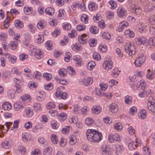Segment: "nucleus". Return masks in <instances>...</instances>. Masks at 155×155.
<instances>
[{
	"mask_svg": "<svg viewBox=\"0 0 155 155\" xmlns=\"http://www.w3.org/2000/svg\"><path fill=\"white\" fill-rule=\"evenodd\" d=\"M86 134L88 140L91 142H98L102 140L103 137L101 133L94 130H88Z\"/></svg>",
	"mask_w": 155,
	"mask_h": 155,
	"instance_id": "nucleus-1",
	"label": "nucleus"
},
{
	"mask_svg": "<svg viewBox=\"0 0 155 155\" xmlns=\"http://www.w3.org/2000/svg\"><path fill=\"white\" fill-rule=\"evenodd\" d=\"M103 66L104 68L107 71L110 70L112 68L113 63L110 56H107L105 59L103 63Z\"/></svg>",
	"mask_w": 155,
	"mask_h": 155,
	"instance_id": "nucleus-2",
	"label": "nucleus"
},
{
	"mask_svg": "<svg viewBox=\"0 0 155 155\" xmlns=\"http://www.w3.org/2000/svg\"><path fill=\"white\" fill-rule=\"evenodd\" d=\"M124 50L126 53H128L129 56L134 55L135 53V48L133 45L129 42L127 43L124 46Z\"/></svg>",
	"mask_w": 155,
	"mask_h": 155,
	"instance_id": "nucleus-3",
	"label": "nucleus"
},
{
	"mask_svg": "<svg viewBox=\"0 0 155 155\" xmlns=\"http://www.w3.org/2000/svg\"><path fill=\"white\" fill-rule=\"evenodd\" d=\"M145 60V56L143 54H139L134 62L135 66L136 67L141 66L144 63Z\"/></svg>",
	"mask_w": 155,
	"mask_h": 155,
	"instance_id": "nucleus-4",
	"label": "nucleus"
},
{
	"mask_svg": "<svg viewBox=\"0 0 155 155\" xmlns=\"http://www.w3.org/2000/svg\"><path fill=\"white\" fill-rule=\"evenodd\" d=\"M15 84V87H16L15 90L18 93H20L22 91V89L20 87L23 83V81L17 78H15L13 80Z\"/></svg>",
	"mask_w": 155,
	"mask_h": 155,
	"instance_id": "nucleus-5",
	"label": "nucleus"
},
{
	"mask_svg": "<svg viewBox=\"0 0 155 155\" xmlns=\"http://www.w3.org/2000/svg\"><path fill=\"white\" fill-rule=\"evenodd\" d=\"M101 150L102 155H111L113 151L111 148L107 145H103L101 146Z\"/></svg>",
	"mask_w": 155,
	"mask_h": 155,
	"instance_id": "nucleus-6",
	"label": "nucleus"
},
{
	"mask_svg": "<svg viewBox=\"0 0 155 155\" xmlns=\"http://www.w3.org/2000/svg\"><path fill=\"white\" fill-rule=\"evenodd\" d=\"M147 108L153 113H155V100L152 97H150L147 103Z\"/></svg>",
	"mask_w": 155,
	"mask_h": 155,
	"instance_id": "nucleus-7",
	"label": "nucleus"
},
{
	"mask_svg": "<svg viewBox=\"0 0 155 155\" xmlns=\"http://www.w3.org/2000/svg\"><path fill=\"white\" fill-rule=\"evenodd\" d=\"M117 13L119 18H124L127 15L126 10L122 7H119L117 9Z\"/></svg>",
	"mask_w": 155,
	"mask_h": 155,
	"instance_id": "nucleus-8",
	"label": "nucleus"
},
{
	"mask_svg": "<svg viewBox=\"0 0 155 155\" xmlns=\"http://www.w3.org/2000/svg\"><path fill=\"white\" fill-rule=\"evenodd\" d=\"M108 138L109 141L111 143L114 142V141H118L120 140L119 134L117 133L110 134Z\"/></svg>",
	"mask_w": 155,
	"mask_h": 155,
	"instance_id": "nucleus-9",
	"label": "nucleus"
},
{
	"mask_svg": "<svg viewBox=\"0 0 155 155\" xmlns=\"http://www.w3.org/2000/svg\"><path fill=\"white\" fill-rule=\"evenodd\" d=\"M55 96L59 99H66L67 98V94L65 92H63L60 89H57L55 93Z\"/></svg>",
	"mask_w": 155,
	"mask_h": 155,
	"instance_id": "nucleus-10",
	"label": "nucleus"
},
{
	"mask_svg": "<svg viewBox=\"0 0 155 155\" xmlns=\"http://www.w3.org/2000/svg\"><path fill=\"white\" fill-rule=\"evenodd\" d=\"M124 150L123 146L121 145H115L114 150L115 154L117 155L120 154Z\"/></svg>",
	"mask_w": 155,
	"mask_h": 155,
	"instance_id": "nucleus-11",
	"label": "nucleus"
},
{
	"mask_svg": "<svg viewBox=\"0 0 155 155\" xmlns=\"http://www.w3.org/2000/svg\"><path fill=\"white\" fill-rule=\"evenodd\" d=\"M87 36L86 34H84L81 36H79L78 38L79 42L81 44L85 45L87 43Z\"/></svg>",
	"mask_w": 155,
	"mask_h": 155,
	"instance_id": "nucleus-12",
	"label": "nucleus"
},
{
	"mask_svg": "<svg viewBox=\"0 0 155 155\" xmlns=\"http://www.w3.org/2000/svg\"><path fill=\"white\" fill-rule=\"evenodd\" d=\"M135 41L137 44L138 45H146L147 42V39L144 37H140L137 38Z\"/></svg>",
	"mask_w": 155,
	"mask_h": 155,
	"instance_id": "nucleus-13",
	"label": "nucleus"
},
{
	"mask_svg": "<svg viewBox=\"0 0 155 155\" xmlns=\"http://www.w3.org/2000/svg\"><path fill=\"white\" fill-rule=\"evenodd\" d=\"M73 60L75 61V64L77 67L81 66L82 62L81 57L78 55L74 56L73 57Z\"/></svg>",
	"mask_w": 155,
	"mask_h": 155,
	"instance_id": "nucleus-14",
	"label": "nucleus"
},
{
	"mask_svg": "<svg viewBox=\"0 0 155 155\" xmlns=\"http://www.w3.org/2000/svg\"><path fill=\"white\" fill-rule=\"evenodd\" d=\"M84 84L86 86H89L93 82V79L91 77H84L82 80Z\"/></svg>",
	"mask_w": 155,
	"mask_h": 155,
	"instance_id": "nucleus-15",
	"label": "nucleus"
},
{
	"mask_svg": "<svg viewBox=\"0 0 155 155\" xmlns=\"http://www.w3.org/2000/svg\"><path fill=\"white\" fill-rule=\"evenodd\" d=\"M92 113L97 115L99 114L101 111V107L98 105H94L91 109Z\"/></svg>",
	"mask_w": 155,
	"mask_h": 155,
	"instance_id": "nucleus-16",
	"label": "nucleus"
},
{
	"mask_svg": "<svg viewBox=\"0 0 155 155\" xmlns=\"http://www.w3.org/2000/svg\"><path fill=\"white\" fill-rule=\"evenodd\" d=\"M31 138V135L29 133L25 132L22 134V138L24 142H26L29 141Z\"/></svg>",
	"mask_w": 155,
	"mask_h": 155,
	"instance_id": "nucleus-17",
	"label": "nucleus"
},
{
	"mask_svg": "<svg viewBox=\"0 0 155 155\" xmlns=\"http://www.w3.org/2000/svg\"><path fill=\"white\" fill-rule=\"evenodd\" d=\"M110 111L112 113H115L117 112L118 107L117 105L114 103L111 104L109 106Z\"/></svg>",
	"mask_w": 155,
	"mask_h": 155,
	"instance_id": "nucleus-18",
	"label": "nucleus"
},
{
	"mask_svg": "<svg viewBox=\"0 0 155 155\" xmlns=\"http://www.w3.org/2000/svg\"><path fill=\"white\" fill-rule=\"evenodd\" d=\"M147 86L146 81H144L141 80L137 83V87H141V89L144 90L145 89V87Z\"/></svg>",
	"mask_w": 155,
	"mask_h": 155,
	"instance_id": "nucleus-19",
	"label": "nucleus"
},
{
	"mask_svg": "<svg viewBox=\"0 0 155 155\" xmlns=\"http://www.w3.org/2000/svg\"><path fill=\"white\" fill-rule=\"evenodd\" d=\"M46 25V22L43 20H39L37 24V27L39 29H42L45 27Z\"/></svg>",
	"mask_w": 155,
	"mask_h": 155,
	"instance_id": "nucleus-20",
	"label": "nucleus"
},
{
	"mask_svg": "<svg viewBox=\"0 0 155 155\" xmlns=\"http://www.w3.org/2000/svg\"><path fill=\"white\" fill-rule=\"evenodd\" d=\"M147 113L145 109H142L138 113L139 117L142 119H144L146 117Z\"/></svg>",
	"mask_w": 155,
	"mask_h": 155,
	"instance_id": "nucleus-21",
	"label": "nucleus"
},
{
	"mask_svg": "<svg viewBox=\"0 0 155 155\" xmlns=\"http://www.w3.org/2000/svg\"><path fill=\"white\" fill-rule=\"evenodd\" d=\"M45 12L48 15H53L54 14L55 11L54 8L49 7L45 9Z\"/></svg>",
	"mask_w": 155,
	"mask_h": 155,
	"instance_id": "nucleus-22",
	"label": "nucleus"
},
{
	"mask_svg": "<svg viewBox=\"0 0 155 155\" xmlns=\"http://www.w3.org/2000/svg\"><path fill=\"white\" fill-rule=\"evenodd\" d=\"M98 7L97 5L94 2H90V4L88 5L89 9L91 11H94L96 10Z\"/></svg>",
	"mask_w": 155,
	"mask_h": 155,
	"instance_id": "nucleus-23",
	"label": "nucleus"
},
{
	"mask_svg": "<svg viewBox=\"0 0 155 155\" xmlns=\"http://www.w3.org/2000/svg\"><path fill=\"white\" fill-rule=\"evenodd\" d=\"M25 112L26 116L29 117H31L33 114V110L29 107H27L26 108Z\"/></svg>",
	"mask_w": 155,
	"mask_h": 155,
	"instance_id": "nucleus-24",
	"label": "nucleus"
},
{
	"mask_svg": "<svg viewBox=\"0 0 155 155\" xmlns=\"http://www.w3.org/2000/svg\"><path fill=\"white\" fill-rule=\"evenodd\" d=\"M12 105L11 104L8 102H6L2 105V108L5 110H9L12 108Z\"/></svg>",
	"mask_w": 155,
	"mask_h": 155,
	"instance_id": "nucleus-25",
	"label": "nucleus"
},
{
	"mask_svg": "<svg viewBox=\"0 0 155 155\" xmlns=\"http://www.w3.org/2000/svg\"><path fill=\"white\" fill-rule=\"evenodd\" d=\"M125 34L127 37H134V33L133 31L130 29L126 30L124 32Z\"/></svg>",
	"mask_w": 155,
	"mask_h": 155,
	"instance_id": "nucleus-26",
	"label": "nucleus"
},
{
	"mask_svg": "<svg viewBox=\"0 0 155 155\" xmlns=\"http://www.w3.org/2000/svg\"><path fill=\"white\" fill-rule=\"evenodd\" d=\"M34 53L36 58L38 59H39L42 57V53L41 52L40 50L37 49L35 50Z\"/></svg>",
	"mask_w": 155,
	"mask_h": 155,
	"instance_id": "nucleus-27",
	"label": "nucleus"
},
{
	"mask_svg": "<svg viewBox=\"0 0 155 155\" xmlns=\"http://www.w3.org/2000/svg\"><path fill=\"white\" fill-rule=\"evenodd\" d=\"M14 25L15 27L19 29L22 28L24 26L23 23L18 20L15 21Z\"/></svg>",
	"mask_w": 155,
	"mask_h": 155,
	"instance_id": "nucleus-28",
	"label": "nucleus"
},
{
	"mask_svg": "<svg viewBox=\"0 0 155 155\" xmlns=\"http://www.w3.org/2000/svg\"><path fill=\"white\" fill-rule=\"evenodd\" d=\"M12 124V123L10 122H6L5 123V124L4 125L0 126V129L3 130V132H4V130H5V127H6V132L8 131L9 129V126L10 125H11Z\"/></svg>",
	"mask_w": 155,
	"mask_h": 155,
	"instance_id": "nucleus-29",
	"label": "nucleus"
},
{
	"mask_svg": "<svg viewBox=\"0 0 155 155\" xmlns=\"http://www.w3.org/2000/svg\"><path fill=\"white\" fill-rule=\"evenodd\" d=\"M137 144L134 141H132L129 143L128 147L129 149L130 150H133L137 147Z\"/></svg>",
	"mask_w": 155,
	"mask_h": 155,
	"instance_id": "nucleus-30",
	"label": "nucleus"
},
{
	"mask_svg": "<svg viewBox=\"0 0 155 155\" xmlns=\"http://www.w3.org/2000/svg\"><path fill=\"white\" fill-rule=\"evenodd\" d=\"M145 26L143 23H140L138 24V28L137 29V31L140 33H142L144 31Z\"/></svg>",
	"mask_w": 155,
	"mask_h": 155,
	"instance_id": "nucleus-31",
	"label": "nucleus"
},
{
	"mask_svg": "<svg viewBox=\"0 0 155 155\" xmlns=\"http://www.w3.org/2000/svg\"><path fill=\"white\" fill-rule=\"evenodd\" d=\"M148 7L147 11L149 12H151L155 11V6L152 4L151 2H149L147 5Z\"/></svg>",
	"mask_w": 155,
	"mask_h": 155,
	"instance_id": "nucleus-32",
	"label": "nucleus"
},
{
	"mask_svg": "<svg viewBox=\"0 0 155 155\" xmlns=\"http://www.w3.org/2000/svg\"><path fill=\"white\" fill-rule=\"evenodd\" d=\"M124 101L125 103L127 104H130L132 103V97H131L127 95L125 97Z\"/></svg>",
	"mask_w": 155,
	"mask_h": 155,
	"instance_id": "nucleus-33",
	"label": "nucleus"
},
{
	"mask_svg": "<svg viewBox=\"0 0 155 155\" xmlns=\"http://www.w3.org/2000/svg\"><path fill=\"white\" fill-rule=\"evenodd\" d=\"M96 65L95 63L93 61H91L88 62V63L87 67V68L90 71H91L93 70V68Z\"/></svg>",
	"mask_w": 155,
	"mask_h": 155,
	"instance_id": "nucleus-34",
	"label": "nucleus"
},
{
	"mask_svg": "<svg viewBox=\"0 0 155 155\" xmlns=\"http://www.w3.org/2000/svg\"><path fill=\"white\" fill-rule=\"evenodd\" d=\"M2 147L5 149H8L11 146L9 142L7 140H5L2 143Z\"/></svg>",
	"mask_w": 155,
	"mask_h": 155,
	"instance_id": "nucleus-35",
	"label": "nucleus"
},
{
	"mask_svg": "<svg viewBox=\"0 0 155 155\" xmlns=\"http://www.w3.org/2000/svg\"><path fill=\"white\" fill-rule=\"evenodd\" d=\"M14 90L13 89H9L8 91V97L11 99L15 97Z\"/></svg>",
	"mask_w": 155,
	"mask_h": 155,
	"instance_id": "nucleus-36",
	"label": "nucleus"
},
{
	"mask_svg": "<svg viewBox=\"0 0 155 155\" xmlns=\"http://www.w3.org/2000/svg\"><path fill=\"white\" fill-rule=\"evenodd\" d=\"M148 44L151 48L155 46V37H153L149 39Z\"/></svg>",
	"mask_w": 155,
	"mask_h": 155,
	"instance_id": "nucleus-37",
	"label": "nucleus"
},
{
	"mask_svg": "<svg viewBox=\"0 0 155 155\" xmlns=\"http://www.w3.org/2000/svg\"><path fill=\"white\" fill-rule=\"evenodd\" d=\"M89 30L92 33L95 34H97L98 31V28L94 26H92L89 28Z\"/></svg>",
	"mask_w": 155,
	"mask_h": 155,
	"instance_id": "nucleus-38",
	"label": "nucleus"
},
{
	"mask_svg": "<svg viewBox=\"0 0 155 155\" xmlns=\"http://www.w3.org/2000/svg\"><path fill=\"white\" fill-rule=\"evenodd\" d=\"M76 141V137L74 135H71L70 136V144L71 145H74Z\"/></svg>",
	"mask_w": 155,
	"mask_h": 155,
	"instance_id": "nucleus-39",
	"label": "nucleus"
},
{
	"mask_svg": "<svg viewBox=\"0 0 155 155\" xmlns=\"http://www.w3.org/2000/svg\"><path fill=\"white\" fill-rule=\"evenodd\" d=\"M88 16L85 14H83L81 17V21L85 24L88 23Z\"/></svg>",
	"mask_w": 155,
	"mask_h": 155,
	"instance_id": "nucleus-40",
	"label": "nucleus"
},
{
	"mask_svg": "<svg viewBox=\"0 0 155 155\" xmlns=\"http://www.w3.org/2000/svg\"><path fill=\"white\" fill-rule=\"evenodd\" d=\"M51 139L53 143L54 144H56L57 143L58 140L56 135L54 134H52L51 137Z\"/></svg>",
	"mask_w": 155,
	"mask_h": 155,
	"instance_id": "nucleus-41",
	"label": "nucleus"
},
{
	"mask_svg": "<svg viewBox=\"0 0 155 155\" xmlns=\"http://www.w3.org/2000/svg\"><path fill=\"white\" fill-rule=\"evenodd\" d=\"M52 152V148L50 147H48L45 149L43 154L44 155H50Z\"/></svg>",
	"mask_w": 155,
	"mask_h": 155,
	"instance_id": "nucleus-42",
	"label": "nucleus"
},
{
	"mask_svg": "<svg viewBox=\"0 0 155 155\" xmlns=\"http://www.w3.org/2000/svg\"><path fill=\"white\" fill-rule=\"evenodd\" d=\"M58 118L60 121H63L66 118L67 115L65 113H61L58 115Z\"/></svg>",
	"mask_w": 155,
	"mask_h": 155,
	"instance_id": "nucleus-43",
	"label": "nucleus"
},
{
	"mask_svg": "<svg viewBox=\"0 0 155 155\" xmlns=\"http://www.w3.org/2000/svg\"><path fill=\"white\" fill-rule=\"evenodd\" d=\"M33 108L36 111L39 110L41 108V104L37 103H35L33 104Z\"/></svg>",
	"mask_w": 155,
	"mask_h": 155,
	"instance_id": "nucleus-44",
	"label": "nucleus"
},
{
	"mask_svg": "<svg viewBox=\"0 0 155 155\" xmlns=\"http://www.w3.org/2000/svg\"><path fill=\"white\" fill-rule=\"evenodd\" d=\"M120 71L118 68H114L112 71V73L111 74L112 76L117 77L119 74Z\"/></svg>",
	"mask_w": 155,
	"mask_h": 155,
	"instance_id": "nucleus-45",
	"label": "nucleus"
},
{
	"mask_svg": "<svg viewBox=\"0 0 155 155\" xmlns=\"http://www.w3.org/2000/svg\"><path fill=\"white\" fill-rule=\"evenodd\" d=\"M55 104L51 102H48L47 104V108L49 110H50L52 108H54L55 107Z\"/></svg>",
	"mask_w": 155,
	"mask_h": 155,
	"instance_id": "nucleus-46",
	"label": "nucleus"
},
{
	"mask_svg": "<svg viewBox=\"0 0 155 155\" xmlns=\"http://www.w3.org/2000/svg\"><path fill=\"white\" fill-rule=\"evenodd\" d=\"M67 70L69 74L71 75H73L76 73L75 70L71 66H68L67 68Z\"/></svg>",
	"mask_w": 155,
	"mask_h": 155,
	"instance_id": "nucleus-47",
	"label": "nucleus"
},
{
	"mask_svg": "<svg viewBox=\"0 0 155 155\" xmlns=\"http://www.w3.org/2000/svg\"><path fill=\"white\" fill-rule=\"evenodd\" d=\"M109 4L111 6L110 8L111 9H114L117 7L116 2L113 0H111L109 2Z\"/></svg>",
	"mask_w": 155,
	"mask_h": 155,
	"instance_id": "nucleus-48",
	"label": "nucleus"
},
{
	"mask_svg": "<svg viewBox=\"0 0 155 155\" xmlns=\"http://www.w3.org/2000/svg\"><path fill=\"white\" fill-rule=\"evenodd\" d=\"M142 12V10L140 8L138 7L137 8H134L133 9V13L137 15H140Z\"/></svg>",
	"mask_w": 155,
	"mask_h": 155,
	"instance_id": "nucleus-49",
	"label": "nucleus"
},
{
	"mask_svg": "<svg viewBox=\"0 0 155 155\" xmlns=\"http://www.w3.org/2000/svg\"><path fill=\"white\" fill-rule=\"evenodd\" d=\"M89 43L91 47H94L96 45L97 41L95 39H90L89 41Z\"/></svg>",
	"mask_w": 155,
	"mask_h": 155,
	"instance_id": "nucleus-50",
	"label": "nucleus"
},
{
	"mask_svg": "<svg viewBox=\"0 0 155 155\" xmlns=\"http://www.w3.org/2000/svg\"><path fill=\"white\" fill-rule=\"evenodd\" d=\"M114 128L117 130L120 131L123 128V126L120 123H116L114 124Z\"/></svg>",
	"mask_w": 155,
	"mask_h": 155,
	"instance_id": "nucleus-51",
	"label": "nucleus"
},
{
	"mask_svg": "<svg viewBox=\"0 0 155 155\" xmlns=\"http://www.w3.org/2000/svg\"><path fill=\"white\" fill-rule=\"evenodd\" d=\"M128 25V23L126 21H124L122 23H121L119 25V27L120 29L122 30L125 27L127 26Z\"/></svg>",
	"mask_w": 155,
	"mask_h": 155,
	"instance_id": "nucleus-52",
	"label": "nucleus"
},
{
	"mask_svg": "<svg viewBox=\"0 0 155 155\" xmlns=\"http://www.w3.org/2000/svg\"><path fill=\"white\" fill-rule=\"evenodd\" d=\"M137 108L134 106L132 107L130 109V113L132 115H133L136 113H137Z\"/></svg>",
	"mask_w": 155,
	"mask_h": 155,
	"instance_id": "nucleus-53",
	"label": "nucleus"
},
{
	"mask_svg": "<svg viewBox=\"0 0 155 155\" xmlns=\"http://www.w3.org/2000/svg\"><path fill=\"white\" fill-rule=\"evenodd\" d=\"M149 22L152 25L155 24V15H151L149 18Z\"/></svg>",
	"mask_w": 155,
	"mask_h": 155,
	"instance_id": "nucleus-54",
	"label": "nucleus"
},
{
	"mask_svg": "<svg viewBox=\"0 0 155 155\" xmlns=\"http://www.w3.org/2000/svg\"><path fill=\"white\" fill-rule=\"evenodd\" d=\"M103 38L109 40L111 37L110 34L107 32H104L102 34Z\"/></svg>",
	"mask_w": 155,
	"mask_h": 155,
	"instance_id": "nucleus-55",
	"label": "nucleus"
},
{
	"mask_svg": "<svg viewBox=\"0 0 155 155\" xmlns=\"http://www.w3.org/2000/svg\"><path fill=\"white\" fill-rule=\"evenodd\" d=\"M43 76L44 78H46V79L48 81H49L52 78V75L51 74L47 73H45L43 74Z\"/></svg>",
	"mask_w": 155,
	"mask_h": 155,
	"instance_id": "nucleus-56",
	"label": "nucleus"
},
{
	"mask_svg": "<svg viewBox=\"0 0 155 155\" xmlns=\"http://www.w3.org/2000/svg\"><path fill=\"white\" fill-rule=\"evenodd\" d=\"M7 38V35L5 33H2L0 34V40L2 41H5Z\"/></svg>",
	"mask_w": 155,
	"mask_h": 155,
	"instance_id": "nucleus-57",
	"label": "nucleus"
},
{
	"mask_svg": "<svg viewBox=\"0 0 155 155\" xmlns=\"http://www.w3.org/2000/svg\"><path fill=\"white\" fill-rule=\"evenodd\" d=\"M93 56L94 58L97 61H98L101 59V56L98 52H94L93 54Z\"/></svg>",
	"mask_w": 155,
	"mask_h": 155,
	"instance_id": "nucleus-58",
	"label": "nucleus"
},
{
	"mask_svg": "<svg viewBox=\"0 0 155 155\" xmlns=\"http://www.w3.org/2000/svg\"><path fill=\"white\" fill-rule=\"evenodd\" d=\"M66 55L64 57V60L67 62H68L70 61L71 54L69 52H67L66 53Z\"/></svg>",
	"mask_w": 155,
	"mask_h": 155,
	"instance_id": "nucleus-59",
	"label": "nucleus"
},
{
	"mask_svg": "<svg viewBox=\"0 0 155 155\" xmlns=\"http://www.w3.org/2000/svg\"><path fill=\"white\" fill-rule=\"evenodd\" d=\"M144 153L146 155H149L150 154V150L148 147L146 146L143 148Z\"/></svg>",
	"mask_w": 155,
	"mask_h": 155,
	"instance_id": "nucleus-60",
	"label": "nucleus"
},
{
	"mask_svg": "<svg viewBox=\"0 0 155 155\" xmlns=\"http://www.w3.org/2000/svg\"><path fill=\"white\" fill-rule=\"evenodd\" d=\"M94 123L93 120L89 118H87L85 120V123L87 125H91Z\"/></svg>",
	"mask_w": 155,
	"mask_h": 155,
	"instance_id": "nucleus-61",
	"label": "nucleus"
},
{
	"mask_svg": "<svg viewBox=\"0 0 155 155\" xmlns=\"http://www.w3.org/2000/svg\"><path fill=\"white\" fill-rule=\"evenodd\" d=\"M128 131L129 134L131 135H133L135 132L134 129L131 126H130L128 128Z\"/></svg>",
	"mask_w": 155,
	"mask_h": 155,
	"instance_id": "nucleus-62",
	"label": "nucleus"
},
{
	"mask_svg": "<svg viewBox=\"0 0 155 155\" xmlns=\"http://www.w3.org/2000/svg\"><path fill=\"white\" fill-rule=\"evenodd\" d=\"M31 8L25 7L24 9V12L27 15H29L31 12Z\"/></svg>",
	"mask_w": 155,
	"mask_h": 155,
	"instance_id": "nucleus-63",
	"label": "nucleus"
},
{
	"mask_svg": "<svg viewBox=\"0 0 155 155\" xmlns=\"http://www.w3.org/2000/svg\"><path fill=\"white\" fill-rule=\"evenodd\" d=\"M8 58L9 61H10L12 64H14L16 61L17 58L15 56L12 55L9 57Z\"/></svg>",
	"mask_w": 155,
	"mask_h": 155,
	"instance_id": "nucleus-64",
	"label": "nucleus"
}]
</instances>
